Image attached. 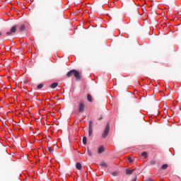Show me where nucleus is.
<instances>
[{"mask_svg": "<svg viewBox=\"0 0 181 181\" xmlns=\"http://www.w3.org/2000/svg\"><path fill=\"white\" fill-rule=\"evenodd\" d=\"M108 134H110V124H107L103 133L102 134V137L105 139V138H107V136H108Z\"/></svg>", "mask_w": 181, "mask_h": 181, "instance_id": "nucleus-1", "label": "nucleus"}, {"mask_svg": "<svg viewBox=\"0 0 181 181\" xmlns=\"http://www.w3.org/2000/svg\"><path fill=\"white\" fill-rule=\"evenodd\" d=\"M84 108H86V105L84 100H81L78 103V112H84Z\"/></svg>", "mask_w": 181, "mask_h": 181, "instance_id": "nucleus-2", "label": "nucleus"}, {"mask_svg": "<svg viewBox=\"0 0 181 181\" xmlns=\"http://www.w3.org/2000/svg\"><path fill=\"white\" fill-rule=\"evenodd\" d=\"M91 135H93V121H90L88 125V136H91Z\"/></svg>", "mask_w": 181, "mask_h": 181, "instance_id": "nucleus-3", "label": "nucleus"}, {"mask_svg": "<svg viewBox=\"0 0 181 181\" xmlns=\"http://www.w3.org/2000/svg\"><path fill=\"white\" fill-rule=\"evenodd\" d=\"M73 75L76 77V80H81V76L78 71L74 69Z\"/></svg>", "mask_w": 181, "mask_h": 181, "instance_id": "nucleus-4", "label": "nucleus"}, {"mask_svg": "<svg viewBox=\"0 0 181 181\" xmlns=\"http://www.w3.org/2000/svg\"><path fill=\"white\" fill-rule=\"evenodd\" d=\"M16 25H13V27H11V31H8L6 33V35L8 36H11V35H12V33H15V32H16Z\"/></svg>", "mask_w": 181, "mask_h": 181, "instance_id": "nucleus-5", "label": "nucleus"}, {"mask_svg": "<svg viewBox=\"0 0 181 181\" xmlns=\"http://www.w3.org/2000/svg\"><path fill=\"white\" fill-rule=\"evenodd\" d=\"M98 153H103V152H105V148H104V146H101L98 148L97 151Z\"/></svg>", "mask_w": 181, "mask_h": 181, "instance_id": "nucleus-6", "label": "nucleus"}, {"mask_svg": "<svg viewBox=\"0 0 181 181\" xmlns=\"http://www.w3.org/2000/svg\"><path fill=\"white\" fill-rule=\"evenodd\" d=\"M100 166H102V168H108V163H107L105 161H102L100 163Z\"/></svg>", "mask_w": 181, "mask_h": 181, "instance_id": "nucleus-7", "label": "nucleus"}, {"mask_svg": "<svg viewBox=\"0 0 181 181\" xmlns=\"http://www.w3.org/2000/svg\"><path fill=\"white\" fill-rule=\"evenodd\" d=\"M57 86H59V83L55 82V83H52V84L49 86V87H50V88L54 89V88H56V87H57Z\"/></svg>", "mask_w": 181, "mask_h": 181, "instance_id": "nucleus-8", "label": "nucleus"}, {"mask_svg": "<svg viewBox=\"0 0 181 181\" xmlns=\"http://www.w3.org/2000/svg\"><path fill=\"white\" fill-rule=\"evenodd\" d=\"M134 170H135L126 169V175H132Z\"/></svg>", "mask_w": 181, "mask_h": 181, "instance_id": "nucleus-9", "label": "nucleus"}, {"mask_svg": "<svg viewBox=\"0 0 181 181\" xmlns=\"http://www.w3.org/2000/svg\"><path fill=\"white\" fill-rule=\"evenodd\" d=\"M87 100L89 103H93V97L91 96V95H90V94L87 95Z\"/></svg>", "mask_w": 181, "mask_h": 181, "instance_id": "nucleus-10", "label": "nucleus"}, {"mask_svg": "<svg viewBox=\"0 0 181 181\" xmlns=\"http://www.w3.org/2000/svg\"><path fill=\"white\" fill-rule=\"evenodd\" d=\"M140 156L141 158H144V159H146V158H148V153L143 152L141 154H140Z\"/></svg>", "mask_w": 181, "mask_h": 181, "instance_id": "nucleus-11", "label": "nucleus"}, {"mask_svg": "<svg viewBox=\"0 0 181 181\" xmlns=\"http://www.w3.org/2000/svg\"><path fill=\"white\" fill-rule=\"evenodd\" d=\"M76 169H78V170H81V163H76Z\"/></svg>", "mask_w": 181, "mask_h": 181, "instance_id": "nucleus-12", "label": "nucleus"}, {"mask_svg": "<svg viewBox=\"0 0 181 181\" xmlns=\"http://www.w3.org/2000/svg\"><path fill=\"white\" fill-rule=\"evenodd\" d=\"M73 72H74V69L69 71L66 74V76H67V77H71V76H73Z\"/></svg>", "mask_w": 181, "mask_h": 181, "instance_id": "nucleus-13", "label": "nucleus"}, {"mask_svg": "<svg viewBox=\"0 0 181 181\" xmlns=\"http://www.w3.org/2000/svg\"><path fill=\"white\" fill-rule=\"evenodd\" d=\"M46 151L47 152H50L52 153V152H53V149L52 148L51 146H48L47 148H46Z\"/></svg>", "mask_w": 181, "mask_h": 181, "instance_id": "nucleus-14", "label": "nucleus"}, {"mask_svg": "<svg viewBox=\"0 0 181 181\" xmlns=\"http://www.w3.org/2000/svg\"><path fill=\"white\" fill-rule=\"evenodd\" d=\"M23 30H25V25H22L19 28V31L20 32H23Z\"/></svg>", "mask_w": 181, "mask_h": 181, "instance_id": "nucleus-15", "label": "nucleus"}, {"mask_svg": "<svg viewBox=\"0 0 181 181\" xmlns=\"http://www.w3.org/2000/svg\"><path fill=\"white\" fill-rule=\"evenodd\" d=\"M88 153L89 156H93V150H90V148H88Z\"/></svg>", "mask_w": 181, "mask_h": 181, "instance_id": "nucleus-16", "label": "nucleus"}, {"mask_svg": "<svg viewBox=\"0 0 181 181\" xmlns=\"http://www.w3.org/2000/svg\"><path fill=\"white\" fill-rule=\"evenodd\" d=\"M83 144L84 145H87V137L83 136Z\"/></svg>", "mask_w": 181, "mask_h": 181, "instance_id": "nucleus-17", "label": "nucleus"}, {"mask_svg": "<svg viewBox=\"0 0 181 181\" xmlns=\"http://www.w3.org/2000/svg\"><path fill=\"white\" fill-rule=\"evenodd\" d=\"M168 164H163L161 167V169H163V170H165V169H168Z\"/></svg>", "mask_w": 181, "mask_h": 181, "instance_id": "nucleus-18", "label": "nucleus"}, {"mask_svg": "<svg viewBox=\"0 0 181 181\" xmlns=\"http://www.w3.org/2000/svg\"><path fill=\"white\" fill-rule=\"evenodd\" d=\"M49 8H53L54 6V3L53 1H50L49 4Z\"/></svg>", "mask_w": 181, "mask_h": 181, "instance_id": "nucleus-19", "label": "nucleus"}, {"mask_svg": "<svg viewBox=\"0 0 181 181\" xmlns=\"http://www.w3.org/2000/svg\"><path fill=\"white\" fill-rule=\"evenodd\" d=\"M37 88H38V90H40V88H43V83H40L37 86Z\"/></svg>", "mask_w": 181, "mask_h": 181, "instance_id": "nucleus-20", "label": "nucleus"}, {"mask_svg": "<svg viewBox=\"0 0 181 181\" xmlns=\"http://www.w3.org/2000/svg\"><path fill=\"white\" fill-rule=\"evenodd\" d=\"M112 176H118V172H117V171L113 172V173H112Z\"/></svg>", "mask_w": 181, "mask_h": 181, "instance_id": "nucleus-21", "label": "nucleus"}, {"mask_svg": "<svg viewBox=\"0 0 181 181\" xmlns=\"http://www.w3.org/2000/svg\"><path fill=\"white\" fill-rule=\"evenodd\" d=\"M127 160H129V163L132 162V158L131 157H127Z\"/></svg>", "mask_w": 181, "mask_h": 181, "instance_id": "nucleus-22", "label": "nucleus"}, {"mask_svg": "<svg viewBox=\"0 0 181 181\" xmlns=\"http://www.w3.org/2000/svg\"><path fill=\"white\" fill-rule=\"evenodd\" d=\"M156 163V161H155V160L151 161V165H155Z\"/></svg>", "mask_w": 181, "mask_h": 181, "instance_id": "nucleus-23", "label": "nucleus"}, {"mask_svg": "<svg viewBox=\"0 0 181 181\" xmlns=\"http://www.w3.org/2000/svg\"><path fill=\"white\" fill-rule=\"evenodd\" d=\"M23 83L24 84H28V80H25Z\"/></svg>", "mask_w": 181, "mask_h": 181, "instance_id": "nucleus-24", "label": "nucleus"}, {"mask_svg": "<svg viewBox=\"0 0 181 181\" xmlns=\"http://www.w3.org/2000/svg\"><path fill=\"white\" fill-rule=\"evenodd\" d=\"M100 119H103V117H100L98 120L100 121Z\"/></svg>", "mask_w": 181, "mask_h": 181, "instance_id": "nucleus-25", "label": "nucleus"}, {"mask_svg": "<svg viewBox=\"0 0 181 181\" xmlns=\"http://www.w3.org/2000/svg\"><path fill=\"white\" fill-rule=\"evenodd\" d=\"M0 36H2V33L0 32Z\"/></svg>", "mask_w": 181, "mask_h": 181, "instance_id": "nucleus-26", "label": "nucleus"}]
</instances>
